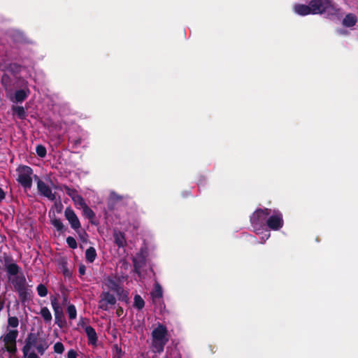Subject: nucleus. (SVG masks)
Instances as JSON below:
<instances>
[{
    "label": "nucleus",
    "instance_id": "1",
    "mask_svg": "<svg viewBox=\"0 0 358 358\" xmlns=\"http://www.w3.org/2000/svg\"><path fill=\"white\" fill-rule=\"evenodd\" d=\"M24 345L22 348L23 356L27 357L28 352L33 347H35L38 353L43 355L49 347L46 338H38V334L29 333L25 339Z\"/></svg>",
    "mask_w": 358,
    "mask_h": 358
},
{
    "label": "nucleus",
    "instance_id": "2",
    "mask_svg": "<svg viewBox=\"0 0 358 358\" xmlns=\"http://www.w3.org/2000/svg\"><path fill=\"white\" fill-rule=\"evenodd\" d=\"M313 15L326 14L328 17L336 15L339 9L333 0H310Z\"/></svg>",
    "mask_w": 358,
    "mask_h": 358
},
{
    "label": "nucleus",
    "instance_id": "3",
    "mask_svg": "<svg viewBox=\"0 0 358 358\" xmlns=\"http://www.w3.org/2000/svg\"><path fill=\"white\" fill-rule=\"evenodd\" d=\"M271 214L270 208H258L250 217L252 227L255 229H260L266 222V217Z\"/></svg>",
    "mask_w": 358,
    "mask_h": 358
},
{
    "label": "nucleus",
    "instance_id": "4",
    "mask_svg": "<svg viewBox=\"0 0 358 358\" xmlns=\"http://www.w3.org/2000/svg\"><path fill=\"white\" fill-rule=\"evenodd\" d=\"M17 171V181L24 189H31L32 186L31 175L33 174V169L29 166L23 165L19 166Z\"/></svg>",
    "mask_w": 358,
    "mask_h": 358
},
{
    "label": "nucleus",
    "instance_id": "5",
    "mask_svg": "<svg viewBox=\"0 0 358 358\" xmlns=\"http://www.w3.org/2000/svg\"><path fill=\"white\" fill-rule=\"evenodd\" d=\"M17 336L18 331L15 329L9 330L7 334L1 338L5 344L6 350L11 355H15L17 352L16 339Z\"/></svg>",
    "mask_w": 358,
    "mask_h": 358
},
{
    "label": "nucleus",
    "instance_id": "6",
    "mask_svg": "<svg viewBox=\"0 0 358 358\" xmlns=\"http://www.w3.org/2000/svg\"><path fill=\"white\" fill-rule=\"evenodd\" d=\"M272 215L266 220L267 227L273 231L280 229L284 225L283 216L278 210H271Z\"/></svg>",
    "mask_w": 358,
    "mask_h": 358
},
{
    "label": "nucleus",
    "instance_id": "7",
    "mask_svg": "<svg viewBox=\"0 0 358 358\" xmlns=\"http://www.w3.org/2000/svg\"><path fill=\"white\" fill-rule=\"evenodd\" d=\"M50 301L54 310L55 324H57L59 327L62 328L66 324L63 310L60 307L56 296H51Z\"/></svg>",
    "mask_w": 358,
    "mask_h": 358
},
{
    "label": "nucleus",
    "instance_id": "8",
    "mask_svg": "<svg viewBox=\"0 0 358 358\" xmlns=\"http://www.w3.org/2000/svg\"><path fill=\"white\" fill-rule=\"evenodd\" d=\"M116 303L115 296L109 292H103L100 295L98 307L103 310H108Z\"/></svg>",
    "mask_w": 358,
    "mask_h": 358
},
{
    "label": "nucleus",
    "instance_id": "9",
    "mask_svg": "<svg viewBox=\"0 0 358 358\" xmlns=\"http://www.w3.org/2000/svg\"><path fill=\"white\" fill-rule=\"evenodd\" d=\"M34 179L36 180L37 189L39 194L50 201H55L56 199L55 194L52 193L51 188L37 176H34Z\"/></svg>",
    "mask_w": 358,
    "mask_h": 358
},
{
    "label": "nucleus",
    "instance_id": "10",
    "mask_svg": "<svg viewBox=\"0 0 358 358\" xmlns=\"http://www.w3.org/2000/svg\"><path fill=\"white\" fill-rule=\"evenodd\" d=\"M4 266L8 275H16L20 271L21 268L14 262L12 257L4 255L3 257Z\"/></svg>",
    "mask_w": 358,
    "mask_h": 358
},
{
    "label": "nucleus",
    "instance_id": "11",
    "mask_svg": "<svg viewBox=\"0 0 358 358\" xmlns=\"http://www.w3.org/2000/svg\"><path fill=\"white\" fill-rule=\"evenodd\" d=\"M64 216L66 219L69 221L71 227L74 231H78L79 228H80V222L78 216L75 213L74 210L71 207H68L65 209Z\"/></svg>",
    "mask_w": 358,
    "mask_h": 358
},
{
    "label": "nucleus",
    "instance_id": "12",
    "mask_svg": "<svg viewBox=\"0 0 358 358\" xmlns=\"http://www.w3.org/2000/svg\"><path fill=\"white\" fill-rule=\"evenodd\" d=\"M167 334V328L164 325L159 323L157 327L152 331V339L157 341L168 340L166 338Z\"/></svg>",
    "mask_w": 358,
    "mask_h": 358
},
{
    "label": "nucleus",
    "instance_id": "13",
    "mask_svg": "<svg viewBox=\"0 0 358 358\" xmlns=\"http://www.w3.org/2000/svg\"><path fill=\"white\" fill-rule=\"evenodd\" d=\"M8 280L14 286V289L24 286L27 284V280L23 273L20 272L16 275H8Z\"/></svg>",
    "mask_w": 358,
    "mask_h": 358
},
{
    "label": "nucleus",
    "instance_id": "14",
    "mask_svg": "<svg viewBox=\"0 0 358 358\" xmlns=\"http://www.w3.org/2000/svg\"><path fill=\"white\" fill-rule=\"evenodd\" d=\"M294 12L299 15L305 16L308 15H313L312 8H310V1L308 5L297 3L294 7Z\"/></svg>",
    "mask_w": 358,
    "mask_h": 358
},
{
    "label": "nucleus",
    "instance_id": "15",
    "mask_svg": "<svg viewBox=\"0 0 358 358\" xmlns=\"http://www.w3.org/2000/svg\"><path fill=\"white\" fill-rule=\"evenodd\" d=\"M85 331L87 334L88 339V344L92 345H96L98 336L95 329L92 326L85 327Z\"/></svg>",
    "mask_w": 358,
    "mask_h": 358
},
{
    "label": "nucleus",
    "instance_id": "16",
    "mask_svg": "<svg viewBox=\"0 0 358 358\" xmlns=\"http://www.w3.org/2000/svg\"><path fill=\"white\" fill-rule=\"evenodd\" d=\"M114 242L118 248H124L126 244V238L124 233L120 231H114L113 233Z\"/></svg>",
    "mask_w": 358,
    "mask_h": 358
},
{
    "label": "nucleus",
    "instance_id": "17",
    "mask_svg": "<svg viewBox=\"0 0 358 358\" xmlns=\"http://www.w3.org/2000/svg\"><path fill=\"white\" fill-rule=\"evenodd\" d=\"M106 285L107 287L110 290L114 292L115 293H117V292L121 291L122 287L119 284L118 282L115 280L111 277H108L106 280Z\"/></svg>",
    "mask_w": 358,
    "mask_h": 358
},
{
    "label": "nucleus",
    "instance_id": "18",
    "mask_svg": "<svg viewBox=\"0 0 358 358\" xmlns=\"http://www.w3.org/2000/svg\"><path fill=\"white\" fill-rule=\"evenodd\" d=\"M357 17L353 13L347 14L343 19L342 24L345 27H352L357 22Z\"/></svg>",
    "mask_w": 358,
    "mask_h": 358
},
{
    "label": "nucleus",
    "instance_id": "19",
    "mask_svg": "<svg viewBox=\"0 0 358 358\" xmlns=\"http://www.w3.org/2000/svg\"><path fill=\"white\" fill-rule=\"evenodd\" d=\"M29 90L27 89H22V90H18L15 92L14 95V101L16 103H21L23 101H24L29 94Z\"/></svg>",
    "mask_w": 358,
    "mask_h": 358
},
{
    "label": "nucleus",
    "instance_id": "20",
    "mask_svg": "<svg viewBox=\"0 0 358 358\" xmlns=\"http://www.w3.org/2000/svg\"><path fill=\"white\" fill-rule=\"evenodd\" d=\"M82 208L85 217L87 218L91 224H94V219L96 216L94 212L87 205H85Z\"/></svg>",
    "mask_w": 358,
    "mask_h": 358
},
{
    "label": "nucleus",
    "instance_id": "21",
    "mask_svg": "<svg viewBox=\"0 0 358 358\" xmlns=\"http://www.w3.org/2000/svg\"><path fill=\"white\" fill-rule=\"evenodd\" d=\"M50 222L54 226V227L56 228L57 231L62 234H63L66 230V228L62 222L55 216L51 218Z\"/></svg>",
    "mask_w": 358,
    "mask_h": 358
},
{
    "label": "nucleus",
    "instance_id": "22",
    "mask_svg": "<svg viewBox=\"0 0 358 358\" xmlns=\"http://www.w3.org/2000/svg\"><path fill=\"white\" fill-rule=\"evenodd\" d=\"M151 296L153 299H161L163 296L162 287L157 280H155L154 289L151 292Z\"/></svg>",
    "mask_w": 358,
    "mask_h": 358
},
{
    "label": "nucleus",
    "instance_id": "23",
    "mask_svg": "<svg viewBox=\"0 0 358 358\" xmlns=\"http://www.w3.org/2000/svg\"><path fill=\"white\" fill-rule=\"evenodd\" d=\"M12 110L13 114L16 115L20 120H24L27 117V113L23 106H13Z\"/></svg>",
    "mask_w": 358,
    "mask_h": 358
},
{
    "label": "nucleus",
    "instance_id": "24",
    "mask_svg": "<svg viewBox=\"0 0 358 358\" xmlns=\"http://www.w3.org/2000/svg\"><path fill=\"white\" fill-rule=\"evenodd\" d=\"M133 266H134V271L138 274L141 273V268L145 264V259L143 257H141L140 259H137L134 257L132 259Z\"/></svg>",
    "mask_w": 358,
    "mask_h": 358
},
{
    "label": "nucleus",
    "instance_id": "25",
    "mask_svg": "<svg viewBox=\"0 0 358 358\" xmlns=\"http://www.w3.org/2000/svg\"><path fill=\"white\" fill-rule=\"evenodd\" d=\"M96 251L94 248L90 247L87 248L85 251V259L86 260L92 263L94 262V260L96 258Z\"/></svg>",
    "mask_w": 358,
    "mask_h": 358
},
{
    "label": "nucleus",
    "instance_id": "26",
    "mask_svg": "<svg viewBox=\"0 0 358 358\" xmlns=\"http://www.w3.org/2000/svg\"><path fill=\"white\" fill-rule=\"evenodd\" d=\"M134 307L138 310H142L145 306V301L139 294H136L134 299Z\"/></svg>",
    "mask_w": 358,
    "mask_h": 358
},
{
    "label": "nucleus",
    "instance_id": "27",
    "mask_svg": "<svg viewBox=\"0 0 358 358\" xmlns=\"http://www.w3.org/2000/svg\"><path fill=\"white\" fill-rule=\"evenodd\" d=\"M1 83L5 90H8L11 87L12 79L8 74L4 73L1 76Z\"/></svg>",
    "mask_w": 358,
    "mask_h": 358
},
{
    "label": "nucleus",
    "instance_id": "28",
    "mask_svg": "<svg viewBox=\"0 0 358 358\" xmlns=\"http://www.w3.org/2000/svg\"><path fill=\"white\" fill-rule=\"evenodd\" d=\"M168 340L157 341L153 339V347L157 350V352H161L164 350V348Z\"/></svg>",
    "mask_w": 358,
    "mask_h": 358
},
{
    "label": "nucleus",
    "instance_id": "29",
    "mask_svg": "<svg viewBox=\"0 0 358 358\" xmlns=\"http://www.w3.org/2000/svg\"><path fill=\"white\" fill-rule=\"evenodd\" d=\"M40 314L46 323L50 322L52 320V315L47 307H43L41 309Z\"/></svg>",
    "mask_w": 358,
    "mask_h": 358
},
{
    "label": "nucleus",
    "instance_id": "30",
    "mask_svg": "<svg viewBox=\"0 0 358 358\" xmlns=\"http://www.w3.org/2000/svg\"><path fill=\"white\" fill-rule=\"evenodd\" d=\"M59 189L62 190L64 189L66 192V194L71 198V199H73V197H75L78 194L76 189L71 188L70 187L66 185H63L62 187Z\"/></svg>",
    "mask_w": 358,
    "mask_h": 358
},
{
    "label": "nucleus",
    "instance_id": "31",
    "mask_svg": "<svg viewBox=\"0 0 358 358\" xmlns=\"http://www.w3.org/2000/svg\"><path fill=\"white\" fill-rule=\"evenodd\" d=\"M66 311L70 320H74L76 318L77 310L76 306L73 304L69 305Z\"/></svg>",
    "mask_w": 358,
    "mask_h": 358
},
{
    "label": "nucleus",
    "instance_id": "32",
    "mask_svg": "<svg viewBox=\"0 0 358 358\" xmlns=\"http://www.w3.org/2000/svg\"><path fill=\"white\" fill-rule=\"evenodd\" d=\"M117 294V299L120 301H124L125 303H128L129 301V296H128V292L125 291L124 288H122V292H117L115 293Z\"/></svg>",
    "mask_w": 358,
    "mask_h": 358
},
{
    "label": "nucleus",
    "instance_id": "33",
    "mask_svg": "<svg viewBox=\"0 0 358 358\" xmlns=\"http://www.w3.org/2000/svg\"><path fill=\"white\" fill-rule=\"evenodd\" d=\"M31 294L32 291L30 289H28L24 293H22V294L19 296L20 300L21 301L22 303L29 301L31 299Z\"/></svg>",
    "mask_w": 358,
    "mask_h": 358
},
{
    "label": "nucleus",
    "instance_id": "34",
    "mask_svg": "<svg viewBox=\"0 0 358 358\" xmlns=\"http://www.w3.org/2000/svg\"><path fill=\"white\" fill-rule=\"evenodd\" d=\"M73 201L76 205L80 206L81 208L84 207L86 204L83 197L78 194L75 197L72 199Z\"/></svg>",
    "mask_w": 358,
    "mask_h": 358
},
{
    "label": "nucleus",
    "instance_id": "35",
    "mask_svg": "<svg viewBox=\"0 0 358 358\" xmlns=\"http://www.w3.org/2000/svg\"><path fill=\"white\" fill-rule=\"evenodd\" d=\"M75 231L78 234L79 238L82 241V242L87 243L88 234H87L85 229L80 227L78 231Z\"/></svg>",
    "mask_w": 358,
    "mask_h": 358
},
{
    "label": "nucleus",
    "instance_id": "36",
    "mask_svg": "<svg viewBox=\"0 0 358 358\" xmlns=\"http://www.w3.org/2000/svg\"><path fill=\"white\" fill-rule=\"evenodd\" d=\"M36 290L41 297H44L48 294V289L43 284H39L36 287Z\"/></svg>",
    "mask_w": 358,
    "mask_h": 358
},
{
    "label": "nucleus",
    "instance_id": "37",
    "mask_svg": "<svg viewBox=\"0 0 358 358\" xmlns=\"http://www.w3.org/2000/svg\"><path fill=\"white\" fill-rule=\"evenodd\" d=\"M36 152L38 157H44L47 154L46 148L42 145H38L36 148Z\"/></svg>",
    "mask_w": 358,
    "mask_h": 358
},
{
    "label": "nucleus",
    "instance_id": "38",
    "mask_svg": "<svg viewBox=\"0 0 358 358\" xmlns=\"http://www.w3.org/2000/svg\"><path fill=\"white\" fill-rule=\"evenodd\" d=\"M66 243L71 249H76L78 247L77 242L73 236H68L66 238Z\"/></svg>",
    "mask_w": 358,
    "mask_h": 358
},
{
    "label": "nucleus",
    "instance_id": "39",
    "mask_svg": "<svg viewBox=\"0 0 358 358\" xmlns=\"http://www.w3.org/2000/svg\"><path fill=\"white\" fill-rule=\"evenodd\" d=\"M54 352L57 354H62L64 351V346L62 343L57 342L54 345Z\"/></svg>",
    "mask_w": 358,
    "mask_h": 358
},
{
    "label": "nucleus",
    "instance_id": "40",
    "mask_svg": "<svg viewBox=\"0 0 358 358\" xmlns=\"http://www.w3.org/2000/svg\"><path fill=\"white\" fill-rule=\"evenodd\" d=\"M8 323L10 327L15 328L19 324L18 318L17 317H9Z\"/></svg>",
    "mask_w": 358,
    "mask_h": 358
},
{
    "label": "nucleus",
    "instance_id": "41",
    "mask_svg": "<svg viewBox=\"0 0 358 358\" xmlns=\"http://www.w3.org/2000/svg\"><path fill=\"white\" fill-rule=\"evenodd\" d=\"M55 210L57 213H60L62 211L63 209V205L60 201H55L54 204Z\"/></svg>",
    "mask_w": 358,
    "mask_h": 358
},
{
    "label": "nucleus",
    "instance_id": "42",
    "mask_svg": "<svg viewBox=\"0 0 358 358\" xmlns=\"http://www.w3.org/2000/svg\"><path fill=\"white\" fill-rule=\"evenodd\" d=\"M28 286L27 285H24V286H22V287H17V289H15V292H17L18 293V296H20L22 293H24L25 291H27L28 289Z\"/></svg>",
    "mask_w": 358,
    "mask_h": 358
},
{
    "label": "nucleus",
    "instance_id": "43",
    "mask_svg": "<svg viewBox=\"0 0 358 358\" xmlns=\"http://www.w3.org/2000/svg\"><path fill=\"white\" fill-rule=\"evenodd\" d=\"M28 286L27 285H24V286H22V287H17V289H15V292H17L18 293V296H20L22 293H24L25 291H27L28 289Z\"/></svg>",
    "mask_w": 358,
    "mask_h": 358
},
{
    "label": "nucleus",
    "instance_id": "44",
    "mask_svg": "<svg viewBox=\"0 0 358 358\" xmlns=\"http://www.w3.org/2000/svg\"><path fill=\"white\" fill-rule=\"evenodd\" d=\"M66 357L67 358H77L78 353L75 350L71 349L68 351Z\"/></svg>",
    "mask_w": 358,
    "mask_h": 358
},
{
    "label": "nucleus",
    "instance_id": "45",
    "mask_svg": "<svg viewBox=\"0 0 358 358\" xmlns=\"http://www.w3.org/2000/svg\"><path fill=\"white\" fill-rule=\"evenodd\" d=\"M115 205H116V203L109 198L108 203H107L108 209L110 211L114 210L115 208Z\"/></svg>",
    "mask_w": 358,
    "mask_h": 358
},
{
    "label": "nucleus",
    "instance_id": "46",
    "mask_svg": "<svg viewBox=\"0 0 358 358\" xmlns=\"http://www.w3.org/2000/svg\"><path fill=\"white\" fill-rule=\"evenodd\" d=\"M110 199L117 203L122 200V197L117 194L113 193L110 195Z\"/></svg>",
    "mask_w": 358,
    "mask_h": 358
},
{
    "label": "nucleus",
    "instance_id": "47",
    "mask_svg": "<svg viewBox=\"0 0 358 358\" xmlns=\"http://www.w3.org/2000/svg\"><path fill=\"white\" fill-rule=\"evenodd\" d=\"M87 322L88 320L86 318L81 317L79 320L78 325L85 329V327H87Z\"/></svg>",
    "mask_w": 358,
    "mask_h": 358
},
{
    "label": "nucleus",
    "instance_id": "48",
    "mask_svg": "<svg viewBox=\"0 0 358 358\" xmlns=\"http://www.w3.org/2000/svg\"><path fill=\"white\" fill-rule=\"evenodd\" d=\"M86 267L84 264H80L78 267V272L80 275H84L85 274Z\"/></svg>",
    "mask_w": 358,
    "mask_h": 358
},
{
    "label": "nucleus",
    "instance_id": "49",
    "mask_svg": "<svg viewBox=\"0 0 358 358\" xmlns=\"http://www.w3.org/2000/svg\"><path fill=\"white\" fill-rule=\"evenodd\" d=\"M27 358H39L38 356L36 355V352H31L29 353V352L27 354Z\"/></svg>",
    "mask_w": 358,
    "mask_h": 358
},
{
    "label": "nucleus",
    "instance_id": "50",
    "mask_svg": "<svg viewBox=\"0 0 358 358\" xmlns=\"http://www.w3.org/2000/svg\"><path fill=\"white\" fill-rule=\"evenodd\" d=\"M123 314V308L119 306L116 310V315L120 317Z\"/></svg>",
    "mask_w": 358,
    "mask_h": 358
},
{
    "label": "nucleus",
    "instance_id": "51",
    "mask_svg": "<svg viewBox=\"0 0 358 358\" xmlns=\"http://www.w3.org/2000/svg\"><path fill=\"white\" fill-rule=\"evenodd\" d=\"M4 303V299L1 297V296H0V312L3 309Z\"/></svg>",
    "mask_w": 358,
    "mask_h": 358
},
{
    "label": "nucleus",
    "instance_id": "52",
    "mask_svg": "<svg viewBox=\"0 0 358 358\" xmlns=\"http://www.w3.org/2000/svg\"><path fill=\"white\" fill-rule=\"evenodd\" d=\"M5 196H6V194L3 192V190L2 189L1 187H0V201L3 200L5 199Z\"/></svg>",
    "mask_w": 358,
    "mask_h": 358
},
{
    "label": "nucleus",
    "instance_id": "53",
    "mask_svg": "<svg viewBox=\"0 0 358 358\" xmlns=\"http://www.w3.org/2000/svg\"><path fill=\"white\" fill-rule=\"evenodd\" d=\"M81 138H78V139H76L73 141V143L74 144V145L76 147L78 146L80 143H81Z\"/></svg>",
    "mask_w": 358,
    "mask_h": 358
},
{
    "label": "nucleus",
    "instance_id": "54",
    "mask_svg": "<svg viewBox=\"0 0 358 358\" xmlns=\"http://www.w3.org/2000/svg\"><path fill=\"white\" fill-rule=\"evenodd\" d=\"M338 32L341 34H348V31L343 30V29H339V30H338Z\"/></svg>",
    "mask_w": 358,
    "mask_h": 358
},
{
    "label": "nucleus",
    "instance_id": "55",
    "mask_svg": "<svg viewBox=\"0 0 358 358\" xmlns=\"http://www.w3.org/2000/svg\"><path fill=\"white\" fill-rule=\"evenodd\" d=\"M67 301H68L67 297L64 296L63 299V304L66 303Z\"/></svg>",
    "mask_w": 358,
    "mask_h": 358
},
{
    "label": "nucleus",
    "instance_id": "56",
    "mask_svg": "<svg viewBox=\"0 0 358 358\" xmlns=\"http://www.w3.org/2000/svg\"><path fill=\"white\" fill-rule=\"evenodd\" d=\"M64 274L65 275H67L69 274V271H68V269H64Z\"/></svg>",
    "mask_w": 358,
    "mask_h": 358
},
{
    "label": "nucleus",
    "instance_id": "57",
    "mask_svg": "<svg viewBox=\"0 0 358 358\" xmlns=\"http://www.w3.org/2000/svg\"><path fill=\"white\" fill-rule=\"evenodd\" d=\"M270 236V234H267V238Z\"/></svg>",
    "mask_w": 358,
    "mask_h": 358
},
{
    "label": "nucleus",
    "instance_id": "58",
    "mask_svg": "<svg viewBox=\"0 0 358 358\" xmlns=\"http://www.w3.org/2000/svg\"><path fill=\"white\" fill-rule=\"evenodd\" d=\"M53 187H54L55 189H59L57 187H55V186H53Z\"/></svg>",
    "mask_w": 358,
    "mask_h": 358
},
{
    "label": "nucleus",
    "instance_id": "59",
    "mask_svg": "<svg viewBox=\"0 0 358 358\" xmlns=\"http://www.w3.org/2000/svg\"><path fill=\"white\" fill-rule=\"evenodd\" d=\"M164 358H168V357H164Z\"/></svg>",
    "mask_w": 358,
    "mask_h": 358
}]
</instances>
